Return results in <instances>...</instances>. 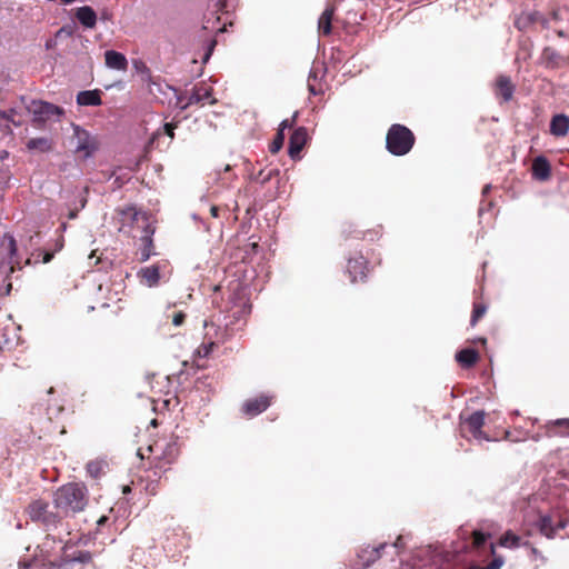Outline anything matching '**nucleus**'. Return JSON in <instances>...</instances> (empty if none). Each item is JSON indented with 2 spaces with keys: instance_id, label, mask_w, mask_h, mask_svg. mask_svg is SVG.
<instances>
[{
  "instance_id": "c03bdc74",
  "label": "nucleus",
  "mask_w": 569,
  "mask_h": 569,
  "mask_svg": "<svg viewBox=\"0 0 569 569\" xmlns=\"http://www.w3.org/2000/svg\"><path fill=\"white\" fill-rule=\"evenodd\" d=\"M163 129H164V133L167 136H169L171 139H173L176 124H173V123H166Z\"/></svg>"
},
{
  "instance_id": "6e6552de",
  "label": "nucleus",
  "mask_w": 569,
  "mask_h": 569,
  "mask_svg": "<svg viewBox=\"0 0 569 569\" xmlns=\"http://www.w3.org/2000/svg\"><path fill=\"white\" fill-rule=\"evenodd\" d=\"M27 513L32 521L44 526H56L60 520V516L49 510V503L42 499L32 501L28 506Z\"/></svg>"
},
{
  "instance_id": "6e6d98bb",
  "label": "nucleus",
  "mask_w": 569,
  "mask_h": 569,
  "mask_svg": "<svg viewBox=\"0 0 569 569\" xmlns=\"http://www.w3.org/2000/svg\"><path fill=\"white\" fill-rule=\"evenodd\" d=\"M509 435L510 432L509 431H505V438L508 439L509 438Z\"/></svg>"
},
{
  "instance_id": "a878e982",
  "label": "nucleus",
  "mask_w": 569,
  "mask_h": 569,
  "mask_svg": "<svg viewBox=\"0 0 569 569\" xmlns=\"http://www.w3.org/2000/svg\"><path fill=\"white\" fill-rule=\"evenodd\" d=\"M209 98H211V88L204 86L196 87L188 98V101L181 106V109H187L192 104L203 103Z\"/></svg>"
},
{
  "instance_id": "e433bc0d",
  "label": "nucleus",
  "mask_w": 569,
  "mask_h": 569,
  "mask_svg": "<svg viewBox=\"0 0 569 569\" xmlns=\"http://www.w3.org/2000/svg\"><path fill=\"white\" fill-rule=\"evenodd\" d=\"M490 553L493 559L486 567L479 566V569H500L502 567L503 558L501 556L496 557V546L493 543L490 545Z\"/></svg>"
},
{
  "instance_id": "cd10ccee",
  "label": "nucleus",
  "mask_w": 569,
  "mask_h": 569,
  "mask_svg": "<svg viewBox=\"0 0 569 569\" xmlns=\"http://www.w3.org/2000/svg\"><path fill=\"white\" fill-rule=\"evenodd\" d=\"M537 527L539 532L548 539L555 538V518L549 515L540 516Z\"/></svg>"
},
{
  "instance_id": "f03ea898",
  "label": "nucleus",
  "mask_w": 569,
  "mask_h": 569,
  "mask_svg": "<svg viewBox=\"0 0 569 569\" xmlns=\"http://www.w3.org/2000/svg\"><path fill=\"white\" fill-rule=\"evenodd\" d=\"M0 250L3 256V261L0 262V296H4L9 295L12 289L9 274L16 269L21 270V266L17 257V242L11 234L6 233L2 237Z\"/></svg>"
},
{
  "instance_id": "bf43d9fd",
  "label": "nucleus",
  "mask_w": 569,
  "mask_h": 569,
  "mask_svg": "<svg viewBox=\"0 0 569 569\" xmlns=\"http://www.w3.org/2000/svg\"><path fill=\"white\" fill-rule=\"evenodd\" d=\"M81 207H82V208H83V207H86V199L82 201Z\"/></svg>"
},
{
  "instance_id": "9d476101",
  "label": "nucleus",
  "mask_w": 569,
  "mask_h": 569,
  "mask_svg": "<svg viewBox=\"0 0 569 569\" xmlns=\"http://www.w3.org/2000/svg\"><path fill=\"white\" fill-rule=\"evenodd\" d=\"M540 429L547 438H569V418L549 420Z\"/></svg>"
},
{
  "instance_id": "f8f14e48",
  "label": "nucleus",
  "mask_w": 569,
  "mask_h": 569,
  "mask_svg": "<svg viewBox=\"0 0 569 569\" xmlns=\"http://www.w3.org/2000/svg\"><path fill=\"white\" fill-rule=\"evenodd\" d=\"M308 141V130L305 127L297 128L289 139L288 152L291 159H300V152Z\"/></svg>"
},
{
  "instance_id": "4468645a",
  "label": "nucleus",
  "mask_w": 569,
  "mask_h": 569,
  "mask_svg": "<svg viewBox=\"0 0 569 569\" xmlns=\"http://www.w3.org/2000/svg\"><path fill=\"white\" fill-rule=\"evenodd\" d=\"M271 405V398L264 395L256 397L253 399H248L243 406L242 411L248 417H254L259 413L267 410V408Z\"/></svg>"
},
{
  "instance_id": "5701e85b",
  "label": "nucleus",
  "mask_w": 569,
  "mask_h": 569,
  "mask_svg": "<svg viewBox=\"0 0 569 569\" xmlns=\"http://www.w3.org/2000/svg\"><path fill=\"white\" fill-rule=\"evenodd\" d=\"M132 67L140 76L141 81L148 86L150 91L152 84H158V81L152 77L151 70L144 61L136 59L132 61Z\"/></svg>"
},
{
  "instance_id": "9b49d317",
  "label": "nucleus",
  "mask_w": 569,
  "mask_h": 569,
  "mask_svg": "<svg viewBox=\"0 0 569 569\" xmlns=\"http://www.w3.org/2000/svg\"><path fill=\"white\" fill-rule=\"evenodd\" d=\"M347 272L352 282L365 281L368 273V261L362 254L350 258L347 263Z\"/></svg>"
},
{
  "instance_id": "2eb2a0df",
  "label": "nucleus",
  "mask_w": 569,
  "mask_h": 569,
  "mask_svg": "<svg viewBox=\"0 0 569 569\" xmlns=\"http://www.w3.org/2000/svg\"><path fill=\"white\" fill-rule=\"evenodd\" d=\"M387 547V543L378 546H366L358 552V559L363 567H369L375 563L380 557L381 551Z\"/></svg>"
},
{
  "instance_id": "de8ad7c7",
  "label": "nucleus",
  "mask_w": 569,
  "mask_h": 569,
  "mask_svg": "<svg viewBox=\"0 0 569 569\" xmlns=\"http://www.w3.org/2000/svg\"><path fill=\"white\" fill-rule=\"evenodd\" d=\"M157 486H158V482L156 483H150L147 486V490L152 493V495H156L157 493Z\"/></svg>"
},
{
  "instance_id": "37998d69",
  "label": "nucleus",
  "mask_w": 569,
  "mask_h": 569,
  "mask_svg": "<svg viewBox=\"0 0 569 569\" xmlns=\"http://www.w3.org/2000/svg\"><path fill=\"white\" fill-rule=\"evenodd\" d=\"M567 527V520L561 518V517H558L557 519H555V536L557 535V532L559 530H562Z\"/></svg>"
},
{
  "instance_id": "20e7f679",
  "label": "nucleus",
  "mask_w": 569,
  "mask_h": 569,
  "mask_svg": "<svg viewBox=\"0 0 569 569\" xmlns=\"http://www.w3.org/2000/svg\"><path fill=\"white\" fill-rule=\"evenodd\" d=\"M149 451L153 455L151 462L153 476L157 479H160L162 472H166L169 469L180 453L178 438L171 437L168 440H158L153 445L149 446Z\"/></svg>"
},
{
  "instance_id": "b1692460",
  "label": "nucleus",
  "mask_w": 569,
  "mask_h": 569,
  "mask_svg": "<svg viewBox=\"0 0 569 569\" xmlns=\"http://www.w3.org/2000/svg\"><path fill=\"white\" fill-rule=\"evenodd\" d=\"M77 103L79 106H91V107L101 106L102 104L101 91L98 89L80 91L77 94Z\"/></svg>"
},
{
  "instance_id": "0eeeda50",
  "label": "nucleus",
  "mask_w": 569,
  "mask_h": 569,
  "mask_svg": "<svg viewBox=\"0 0 569 569\" xmlns=\"http://www.w3.org/2000/svg\"><path fill=\"white\" fill-rule=\"evenodd\" d=\"M70 143L73 148V152L80 159H87L91 157L98 149L96 139L84 129L79 126L73 127V134L70 139Z\"/></svg>"
},
{
  "instance_id": "2f4dec72",
  "label": "nucleus",
  "mask_w": 569,
  "mask_h": 569,
  "mask_svg": "<svg viewBox=\"0 0 569 569\" xmlns=\"http://www.w3.org/2000/svg\"><path fill=\"white\" fill-rule=\"evenodd\" d=\"M521 538L513 533L511 530L506 531L498 541V545L503 548H518L520 546Z\"/></svg>"
},
{
  "instance_id": "13d9d810",
  "label": "nucleus",
  "mask_w": 569,
  "mask_h": 569,
  "mask_svg": "<svg viewBox=\"0 0 569 569\" xmlns=\"http://www.w3.org/2000/svg\"><path fill=\"white\" fill-rule=\"evenodd\" d=\"M487 191H489V187L488 186L483 189V193H486Z\"/></svg>"
},
{
  "instance_id": "7c9ffc66",
  "label": "nucleus",
  "mask_w": 569,
  "mask_h": 569,
  "mask_svg": "<svg viewBox=\"0 0 569 569\" xmlns=\"http://www.w3.org/2000/svg\"><path fill=\"white\" fill-rule=\"evenodd\" d=\"M92 560V555L91 552L89 551H86V550H80V551H77L73 553L72 557L70 556H66L63 559H62V562L59 563V566H61V568H67L68 565L72 561H78V562H81V563H88Z\"/></svg>"
},
{
  "instance_id": "bb28decb",
  "label": "nucleus",
  "mask_w": 569,
  "mask_h": 569,
  "mask_svg": "<svg viewBox=\"0 0 569 569\" xmlns=\"http://www.w3.org/2000/svg\"><path fill=\"white\" fill-rule=\"evenodd\" d=\"M141 280L149 287L157 286L160 280V266L158 263L142 268L139 271Z\"/></svg>"
},
{
  "instance_id": "a19ab883",
  "label": "nucleus",
  "mask_w": 569,
  "mask_h": 569,
  "mask_svg": "<svg viewBox=\"0 0 569 569\" xmlns=\"http://www.w3.org/2000/svg\"><path fill=\"white\" fill-rule=\"evenodd\" d=\"M49 423L50 426L46 429V435H51V433H56V432H59V433H64L66 432V429H64V426L61 425L60 426V429L58 430V426H52V420H51V417H49Z\"/></svg>"
},
{
  "instance_id": "f704fd0d",
  "label": "nucleus",
  "mask_w": 569,
  "mask_h": 569,
  "mask_svg": "<svg viewBox=\"0 0 569 569\" xmlns=\"http://www.w3.org/2000/svg\"><path fill=\"white\" fill-rule=\"evenodd\" d=\"M20 569H61V566L51 561L46 562L40 559H33L30 562L21 565Z\"/></svg>"
},
{
  "instance_id": "7ed1b4c3",
  "label": "nucleus",
  "mask_w": 569,
  "mask_h": 569,
  "mask_svg": "<svg viewBox=\"0 0 569 569\" xmlns=\"http://www.w3.org/2000/svg\"><path fill=\"white\" fill-rule=\"evenodd\" d=\"M251 306L247 301H242L237 310L232 312V320L224 325L223 329H220L216 335V341H209L200 345L194 356L196 358H207L212 352L213 348L219 343H224L234 335V331L240 329L244 325V317L250 312Z\"/></svg>"
},
{
  "instance_id": "8fccbe9b",
  "label": "nucleus",
  "mask_w": 569,
  "mask_h": 569,
  "mask_svg": "<svg viewBox=\"0 0 569 569\" xmlns=\"http://www.w3.org/2000/svg\"><path fill=\"white\" fill-rule=\"evenodd\" d=\"M393 548L396 549H399L402 547V539L401 537H398V539L396 540V542L392 545Z\"/></svg>"
},
{
  "instance_id": "c9c22d12",
  "label": "nucleus",
  "mask_w": 569,
  "mask_h": 569,
  "mask_svg": "<svg viewBox=\"0 0 569 569\" xmlns=\"http://www.w3.org/2000/svg\"><path fill=\"white\" fill-rule=\"evenodd\" d=\"M280 171L279 169H269V170H260L257 174L253 176V181L264 186L268 183L273 177L279 176Z\"/></svg>"
},
{
  "instance_id": "a211bd4d",
  "label": "nucleus",
  "mask_w": 569,
  "mask_h": 569,
  "mask_svg": "<svg viewBox=\"0 0 569 569\" xmlns=\"http://www.w3.org/2000/svg\"><path fill=\"white\" fill-rule=\"evenodd\" d=\"M336 12L333 4H328L318 20V31L322 36H330L332 32V20Z\"/></svg>"
},
{
  "instance_id": "423d86ee",
  "label": "nucleus",
  "mask_w": 569,
  "mask_h": 569,
  "mask_svg": "<svg viewBox=\"0 0 569 569\" xmlns=\"http://www.w3.org/2000/svg\"><path fill=\"white\" fill-rule=\"evenodd\" d=\"M27 110L33 117V126L39 129L53 117H60L63 114V109L61 107L41 100H32L27 106Z\"/></svg>"
},
{
  "instance_id": "ea45409f",
  "label": "nucleus",
  "mask_w": 569,
  "mask_h": 569,
  "mask_svg": "<svg viewBox=\"0 0 569 569\" xmlns=\"http://www.w3.org/2000/svg\"><path fill=\"white\" fill-rule=\"evenodd\" d=\"M16 114V110L14 109H10L8 111H1L0 112V117L2 119H6V120H9L11 121L13 124L16 126H20V122H17L13 118V116Z\"/></svg>"
},
{
  "instance_id": "c85d7f7f",
  "label": "nucleus",
  "mask_w": 569,
  "mask_h": 569,
  "mask_svg": "<svg viewBox=\"0 0 569 569\" xmlns=\"http://www.w3.org/2000/svg\"><path fill=\"white\" fill-rule=\"evenodd\" d=\"M538 12H522L515 20V26L518 30L525 31L529 29L538 20Z\"/></svg>"
},
{
  "instance_id": "4be33fe9",
  "label": "nucleus",
  "mask_w": 569,
  "mask_h": 569,
  "mask_svg": "<svg viewBox=\"0 0 569 569\" xmlns=\"http://www.w3.org/2000/svg\"><path fill=\"white\" fill-rule=\"evenodd\" d=\"M550 133L555 137H565L569 131V117L559 113L555 114L550 121Z\"/></svg>"
},
{
  "instance_id": "09e8293b",
  "label": "nucleus",
  "mask_w": 569,
  "mask_h": 569,
  "mask_svg": "<svg viewBox=\"0 0 569 569\" xmlns=\"http://www.w3.org/2000/svg\"><path fill=\"white\" fill-rule=\"evenodd\" d=\"M53 258V253L52 252H46L43 254V259H42V262L43 263H48L51 261V259Z\"/></svg>"
},
{
  "instance_id": "052dcab7",
  "label": "nucleus",
  "mask_w": 569,
  "mask_h": 569,
  "mask_svg": "<svg viewBox=\"0 0 569 569\" xmlns=\"http://www.w3.org/2000/svg\"><path fill=\"white\" fill-rule=\"evenodd\" d=\"M152 425H153V426H156V425H157V420H156V419H153V420H152Z\"/></svg>"
},
{
  "instance_id": "c756f323",
  "label": "nucleus",
  "mask_w": 569,
  "mask_h": 569,
  "mask_svg": "<svg viewBox=\"0 0 569 569\" xmlns=\"http://www.w3.org/2000/svg\"><path fill=\"white\" fill-rule=\"evenodd\" d=\"M27 148L29 150H39L41 152H49L52 150V142L50 139L40 137L32 138L27 142Z\"/></svg>"
},
{
  "instance_id": "4c0bfd02",
  "label": "nucleus",
  "mask_w": 569,
  "mask_h": 569,
  "mask_svg": "<svg viewBox=\"0 0 569 569\" xmlns=\"http://www.w3.org/2000/svg\"><path fill=\"white\" fill-rule=\"evenodd\" d=\"M471 537H472V547L475 549H479L480 547H482L485 545L487 539L491 537V535L490 533H483L480 530H473L471 532Z\"/></svg>"
},
{
  "instance_id": "49530a36",
  "label": "nucleus",
  "mask_w": 569,
  "mask_h": 569,
  "mask_svg": "<svg viewBox=\"0 0 569 569\" xmlns=\"http://www.w3.org/2000/svg\"><path fill=\"white\" fill-rule=\"evenodd\" d=\"M221 208L218 206H211L210 213L213 218H218L220 216Z\"/></svg>"
},
{
  "instance_id": "603ef678",
  "label": "nucleus",
  "mask_w": 569,
  "mask_h": 569,
  "mask_svg": "<svg viewBox=\"0 0 569 569\" xmlns=\"http://www.w3.org/2000/svg\"><path fill=\"white\" fill-rule=\"evenodd\" d=\"M76 217H77V211H71V212L69 213V218H70V219H74Z\"/></svg>"
},
{
  "instance_id": "aec40b11",
  "label": "nucleus",
  "mask_w": 569,
  "mask_h": 569,
  "mask_svg": "<svg viewBox=\"0 0 569 569\" xmlns=\"http://www.w3.org/2000/svg\"><path fill=\"white\" fill-rule=\"evenodd\" d=\"M106 66L110 69L126 71L128 68V60L121 52L108 50L104 53Z\"/></svg>"
},
{
  "instance_id": "f3484780",
  "label": "nucleus",
  "mask_w": 569,
  "mask_h": 569,
  "mask_svg": "<svg viewBox=\"0 0 569 569\" xmlns=\"http://www.w3.org/2000/svg\"><path fill=\"white\" fill-rule=\"evenodd\" d=\"M456 361L463 369H470L479 361V352L472 348H465L459 350L456 356Z\"/></svg>"
},
{
  "instance_id": "dca6fc26",
  "label": "nucleus",
  "mask_w": 569,
  "mask_h": 569,
  "mask_svg": "<svg viewBox=\"0 0 569 569\" xmlns=\"http://www.w3.org/2000/svg\"><path fill=\"white\" fill-rule=\"evenodd\" d=\"M531 172L533 178L540 181H546L551 176V166L548 159L543 156H539L533 159L531 166Z\"/></svg>"
},
{
  "instance_id": "79ce46f5",
  "label": "nucleus",
  "mask_w": 569,
  "mask_h": 569,
  "mask_svg": "<svg viewBox=\"0 0 569 569\" xmlns=\"http://www.w3.org/2000/svg\"><path fill=\"white\" fill-rule=\"evenodd\" d=\"M186 320V313L182 312V311H178V312H174L173 313V317H172V323L176 326V327H179L181 326Z\"/></svg>"
},
{
  "instance_id": "3c124183",
  "label": "nucleus",
  "mask_w": 569,
  "mask_h": 569,
  "mask_svg": "<svg viewBox=\"0 0 569 569\" xmlns=\"http://www.w3.org/2000/svg\"><path fill=\"white\" fill-rule=\"evenodd\" d=\"M108 521V517L106 516H102L99 518V520L97 521L98 526H102L104 525L106 522Z\"/></svg>"
},
{
  "instance_id": "864d4df0",
  "label": "nucleus",
  "mask_w": 569,
  "mask_h": 569,
  "mask_svg": "<svg viewBox=\"0 0 569 569\" xmlns=\"http://www.w3.org/2000/svg\"><path fill=\"white\" fill-rule=\"evenodd\" d=\"M477 341H479L481 345H486L487 343V339L486 338H479Z\"/></svg>"
},
{
  "instance_id": "72a5a7b5",
  "label": "nucleus",
  "mask_w": 569,
  "mask_h": 569,
  "mask_svg": "<svg viewBox=\"0 0 569 569\" xmlns=\"http://www.w3.org/2000/svg\"><path fill=\"white\" fill-rule=\"evenodd\" d=\"M488 306L483 301H475L470 318V326L475 327L486 315Z\"/></svg>"
},
{
  "instance_id": "f257e3e1",
  "label": "nucleus",
  "mask_w": 569,
  "mask_h": 569,
  "mask_svg": "<svg viewBox=\"0 0 569 569\" xmlns=\"http://www.w3.org/2000/svg\"><path fill=\"white\" fill-rule=\"evenodd\" d=\"M88 501L87 487L77 482H69L59 487L53 496L54 507L64 515L82 511Z\"/></svg>"
},
{
  "instance_id": "39448f33",
  "label": "nucleus",
  "mask_w": 569,
  "mask_h": 569,
  "mask_svg": "<svg viewBox=\"0 0 569 569\" xmlns=\"http://www.w3.org/2000/svg\"><path fill=\"white\" fill-rule=\"evenodd\" d=\"M416 143L415 133L406 126L393 123L387 131L386 149L393 156H406Z\"/></svg>"
},
{
  "instance_id": "412c9836",
  "label": "nucleus",
  "mask_w": 569,
  "mask_h": 569,
  "mask_svg": "<svg viewBox=\"0 0 569 569\" xmlns=\"http://www.w3.org/2000/svg\"><path fill=\"white\" fill-rule=\"evenodd\" d=\"M74 16L84 28L93 29L97 24V13L89 6L77 8Z\"/></svg>"
},
{
  "instance_id": "ddd939ff",
  "label": "nucleus",
  "mask_w": 569,
  "mask_h": 569,
  "mask_svg": "<svg viewBox=\"0 0 569 569\" xmlns=\"http://www.w3.org/2000/svg\"><path fill=\"white\" fill-rule=\"evenodd\" d=\"M154 227L151 226V223H147V226L143 227V236H141V248L139 250L140 258L139 260L141 262L147 261L152 254H154V244L152 236L154 233Z\"/></svg>"
},
{
  "instance_id": "58836bf2",
  "label": "nucleus",
  "mask_w": 569,
  "mask_h": 569,
  "mask_svg": "<svg viewBox=\"0 0 569 569\" xmlns=\"http://www.w3.org/2000/svg\"><path fill=\"white\" fill-rule=\"evenodd\" d=\"M283 142H284V133L282 132V129H279L278 132L276 133L272 142L269 146V151L273 154L279 152L283 146Z\"/></svg>"
},
{
  "instance_id": "4d7b16f0",
  "label": "nucleus",
  "mask_w": 569,
  "mask_h": 569,
  "mask_svg": "<svg viewBox=\"0 0 569 569\" xmlns=\"http://www.w3.org/2000/svg\"><path fill=\"white\" fill-rule=\"evenodd\" d=\"M251 247H252L253 249H256V248L258 247V243H257V242H253V243H251Z\"/></svg>"
},
{
  "instance_id": "a18cd8bd",
  "label": "nucleus",
  "mask_w": 569,
  "mask_h": 569,
  "mask_svg": "<svg viewBox=\"0 0 569 569\" xmlns=\"http://www.w3.org/2000/svg\"><path fill=\"white\" fill-rule=\"evenodd\" d=\"M295 121H296V116H293L291 120L286 119V120H283V121L280 123V128H279V129H282V131H283L286 128H290V127H292V124L295 123Z\"/></svg>"
},
{
  "instance_id": "6ab92c4d",
  "label": "nucleus",
  "mask_w": 569,
  "mask_h": 569,
  "mask_svg": "<svg viewBox=\"0 0 569 569\" xmlns=\"http://www.w3.org/2000/svg\"><path fill=\"white\" fill-rule=\"evenodd\" d=\"M513 92L515 86L510 77L503 74L499 76L496 80V94L507 102L512 99Z\"/></svg>"
},
{
  "instance_id": "1a4fd4ad",
  "label": "nucleus",
  "mask_w": 569,
  "mask_h": 569,
  "mask_svg": "<svg viewBox=\"0 0 569 569\" xmlns=\"http://www.w3.org/2000/svg\"><path fill=\"white\" fill-rule=\"evenodd\" d=\"M486 412L482 410L471 413L462 423V430L468 431L477 440L491 441L492 439L482 431Z\"/></svg>"
},
{
  "instance_id": "393cba45",
  "label": "nucleus",
  "mask_w": 569,
  "mask_h": 569,
  "mask_svg": "<svg viewBox=\"0 0 569 569\" xmlns=\"http://www.w3.org/2000/svg\"><path fill=\"white\" fill-rule=\"evenodd\" d=\"M122 217V222L133 226L138 223L140 220L143 221L144 226L149 223V219L147 213L137 210L134 207H127L120 211Z\"/></svg>"
},
{
  "instance_id": "473e14b6",
  "label": "nucleus",
  "mask_w": 569,
  "mask_h": 569,
  "mask_svg": "<svg viewBox=\"0 0 569 569\" xmlns=\"http://www.w3.org/2000/svg\"><path fill=\"white\" fill-rule=\"evenodd\" d=\"M106 466L107 463L102 460H92L87 463L86 470L91 478L99 479L104 475Z\"/></svg>"
},
{
  "instance_id": "5fc2aeb1",
  "label": "nucleus",
  "mask_w": 569,
  "mask_h": 569,
  "mask_svg": "<svg viewBox=\"0 0 569 569\" xmlns=\"http://www.w3.org/2000/svg\"><path fill=\"white\" fill-rule=\"evenodd\" d=\"M8 156V152L4 151L3 154L0 156V159H4Z\"/></svg>"
}]
</instances>
